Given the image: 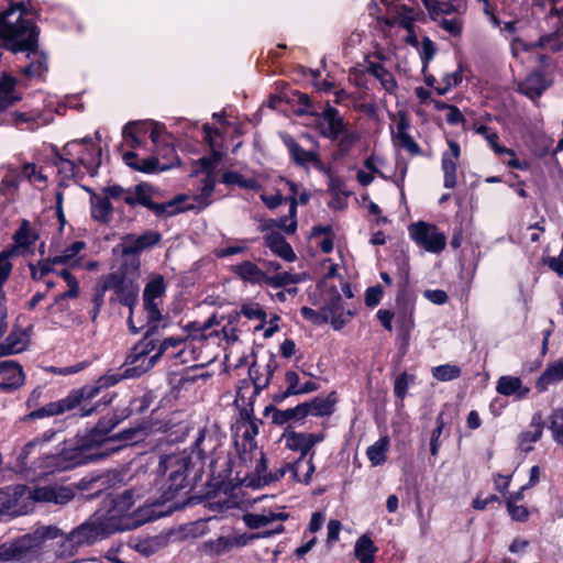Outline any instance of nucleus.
<instances>
[{
    "label": "nucleus",
    "mask_w": 563,
    "mask_h": 563,
    "mask_svg": "<svg viewBox=\"0 0 563 563\" xmlns=\"http://www.w3.org/2000/svg\"><path fill=\"white\" fill-rule=\"evenodd\" d=\"M134 496L133 490H126L120 496L109 497L103 500L101 508L96 511V515H100V520L110 534L135 529L177 508L175 504L168 507L167 511H163L156 509V504H145L132 509L135 504Z\"/></svg>",
    "instance_id": "obj_1"
},
{
    "label": "nucleus",
    "mask_w": 563,
    "mask_h": 563,
    "mask_svg": "<svg viewBox=\"0 0 563 563\" xmlns=\"http://www.w3.org/2000/svg\"><path fill=\"white\" fill-rule=\"evenodd\" d=\"M100 422L91 432L79 439L74 445L64 448L59 454L47 456L53 461L47 462L48 466L58 470H67L77 465L86 464L91 461L100 460L117 449L110 446L117 435H108L111 428H103Z\"/></svg>",
    "instance_id": "obj_2"
},
{
    "label": "nucleus",
    "mask_w": 563,
    "mask_h": 563,
    "mask_svg": "<svg viewBox=\"0 0 563 563\" xmlns=\"http://www.w3.org/2000/svg\"><path fill=\"white\" fill-rule=\"evenodd\" d=\"M220 320L217 314H212L206 321H192L184 325V336H172L165 339L155 351L159 357L169 347H177L184 345L177 353L180 362L184 364L196 363L195 365H202L208 362V358L202 355L201 344L203 341L218 335L219 331L214 327L220 325Z\"/></svg>",
    "instance_id": "obj_3"
},
{
    "label": "nucleus",
    "mask_w": 563,
    "mask_h": 563,
    "mask_svg": "<svg viewBox=\"0 0 563 563\" xmlns=\"http://www.w3.org/2000/svg\"><path fill=\"white\" fill-rule=\"evenodd\" d=\"M36 40V26L27 18L25 5L20 2L0 13V42L13 53L30 49Z\"/></svg>",
    "instance_id": "obj_4"
},
{
    "label": "nucleus",
    "mask_w": 563,
    "mask_h": 563,
    "mask_svg": "<svg viewBox=\"0 0 563 563\" xmlns=\"http://www.w3.org/2000/svg\"><path fill=\"white\" fill-rule=\"evenodd\" d=\"M190 465L191 457L186 452L170 454L161 460L158 473L164 477V485L159 500L154 503L156 506L172 501L187 486Z\"/></svg>",
    "instance_id": "obj_5"
},
{
    "label": "nucleus",
    "mask_w": 563,
    "mask_h": 563,
    "mask_svg": "<svg viewBox=\"0 0 563 563\" xmlns=\"http://www.w3.org/2000/svg\"><path fill=\"white\" fill-rule=\"evenodd\" d=\"M58 530L53 526H42L33 532L24 534L11 542L0 545V562L26 561L32 559L48 539L58 536Z\"/></svg>",
    "instance_id": "obj_6"
},
{
    "label": "nucleus",
    "mask_w": 563,
    "mask_h": 563,
    "mask_svg": "<svg viewBox=\"0 0 563 563\" xmlns=\"http://www.w3.org/2000/svg\"><path fill=\"white\" fill-rule=\"evenodd\" d=\"M99 394V387H82L80 389L71 390L65 398L52 401L37 410L32 411L29 417L31 419H42L45 417H53L63 415L74 408L81 406V416H90L97 408H86L85 402L91 400Z\"/></svg>",
    "instance_id": "obj_7"
},
{
    "label": "nucleus",
    "mask_w": 563,
    "mask_h": 563,
    "mask_svg": "<svg viewBox=\"0 0 563 563\" xmlns=\"http://www.w3.org/2000/svg\"><path fill=\"white\" fill-rule=\"evenodd\" d=\"M219 161L220 155L216 152L211 156L202 157L198 161L200 169L196 170V174H203L200 192L197 195H188L189 199L187 201L184 203H177L175 206L177 213L189 210H201L210 205L209 198L212 195L216 186V176L213 170L217 167Z\"/></svg>",
    "instance_id": "obj_8"
},
{
    "label": "nucleus",
    "mask_w": 563,
    "mask_h": 563,
    "mask_svg": "<svg viewBox=\"0 0 563 563\" xmlns=\"http://www.w3.org/2000/svg\"><path fill=\"white\" fill-rule=\"evenodd\" d=\"M189 199V196L186 194L178 195L164 203H155L152 201L151 187L146 184H141L135 186L133 189H130L129 194L125 195L124 201L134 206L140 203L148 209L153 210L158 216H174L177 214V209L175 206L177 203H184Z\"/></svg>",
    "instance_id": "obj_9"
},
{
    "label": "nucleus",
    "mask_w": 563,
    "mask_h": 563,
    "mask_svg": "<svg viewBox=\"0 0 563 563\" xmlns=\"http://www.w3.org/2000/svg\"><path fill=\"white\" fill-rule=\"evenodd\" d=\"M159 358L155 351V342L153 340L144 339L134 345L131 353L126 358L129 366L125 372V377L140 376L150 371Z\"/></svg>",
    "instance_id": "obj_10"
},
{
    "label": "nucleus",
    "mask_w": 563,
    "mask_h": 563,
    "mask_svg": "<svg viewBox=\"0 0 563 563\" xmlns=\"http://www.w3.org/2000/svg\"><path fill=\"white\" fill-rule=\"evenodd\" d=\"M30 510L27 487L15 485L0 489V522Z\"/></svg>",
    "instance_id": "obj_11"
},
{
    "label": "nucleus",
    "mask_w": 563,
    "mask_h": 563,
    "mask_svg": "<svg viewBox=\"0 0 563 563\" xmlns=\"http://www.w3.org/2000/svg\"><path fill=\"white\" fill-rule=\"evenodd\" d=\"M410 238L427 252L439 253L446 245V236L435 225L417 222L409 227Z\"/></svg>",
    "instance_id": "obj_12"
},
{
    "label": "nucleus",
    "mask_w": 563,
    "mask_h": 563,
    "mask_svg": "<svg viewBox=\"0 0 563 563\" xmlns=\"http://www.w3.org/2000/svg\"><path fill=\"white\" fill-rule=\"evenodd\" d=\"M113 289L119 300L124 306L132 307L139 297V284L128 277L110 274L103 277V290Z\"/></svg>",
    "instance_id": "obj_13"
},
{
    "label": "nucleus",
    "mask_w": 563,
    "mask_h": 563,
    "mask_svg": "<svg viewBox=\"0 0 563 563\" xmlns=\"http://www.w3.org/2000/svg\"><path fill=\"white\" fill-rule=\"evenodd\" d=\"M74 542L79 547L91 545L110 536L108 529L96 512L84 523L70 531Z\"/></svg>",
    "instance_id": "obj_14"
},
{
    "label": "nucleus",
    "mask_w": 563,
    "mask_h": 563,
    "mask_svg": "<svg viewBox=\"0 0 563 563\" xmlns=\"http://www.w3.org/2000/svg\"><path fill=\"white\" fill-rule=\"evenodd\" d=\"M27 497L30 507L33 503H53L56 505H65L74 498V492L65 486H40L33 489L27 488Z\"/></svg>",
    "instance_id": "obj_15"
},
{
    "label": "nucleus",
    "mask_w": 563,
    "mask_h": 563,
    "mask_svg": "<svg viewBox=\"0 0 563 563\" xmlns=\"http://www.w3.org/2000/svg\"><path fill=\"white\" fill-rule=\"evenodd\" d=\"M323 440L324 434L322 432L303 433L288 431L285 432L282 437V441L288 450L299 452L300 456L303 457H307L308 454L310 455V451L313 449V446Z\"/></svg>",
    "instance_id": "obj_16"
},
{
    "label": "nucleus",
    "mask_w": 563,
    "mask_h": 563,
    "mask_svg": "<svg viewBox=\"0 0 563 563\" xmlns=\"http://www.w3.org/2000/svg\"><path fill=\"white\" fill-rule=\"evenodd\" d=\"M58 275L64 279L67 286V290L57 295L54 302L47 308V312L52 313L55 310L63 312L68 310L67 301L76 299L80 295V287L77 278L67 269H62Z\"/></svg>",
    "instance_id": "obj_17"
},
{
    "label": "nucleus",
    "mask_w": 563,
    "mask_h": 563,
    "mask_svg": "<svg viewBox=\"0 0 563 563\" xmlns=\"http://www.w3.org/2000/svg\"><path fill=\"white\" fill-rule=\"evenodd\" d=\"M161 234L155 231H147L141 235L129 234L122 239L120 244L124 256L139 255L142 251L157 244Z\"/></svg>",
    "instance_id": "obj_18"
},
{
    "label": "nucleus",
    "mask_w": 563,
    "mask_h": 563,
    "mask_svg": "<svg viewBox=\"0 0 563 563\" xmlns=\"http://www.w3.org/2000/svg\"><path fill=\"white\" fill-rule=\"evenodd\" d=\"M346 123L336 109L328 106L321 115L319 128L323 136L338 140L345 131Z\"/></svg>",
    "instance_id": "obj_19"
},
{
    "label": "nucleus",
    "mask_w": 563,
    "mask_h": 563,
    "mask_svg": "<svg viewBox=\"0 0 563 563\" xmlns=\"http://www.w3.org/2000/svg\"><path fill=\"white\" fill-rule=\"evenodd\" d=\"M352 318V312L341 307V297L335 292L334 298L322 308V321L330 322L334 330L342 329Z\"/></svg>",
    "instance_id": "obj_20"
},
{
    "label": "nucleus",
    "mask_w": 563,
    "mask_h": 563,
    "mask_svg": "<svg viewBox=\"0 0 563 563\" xmlns=\"http://www.w3.org/2000/svg\"><path fill=\"white\" fill-rule=\"evenodd\" d=\"M0 388L3 390H14L24 384L22 367L14 361H0Z\"/></svg>",
    "instance_id": "obj_21"
},
{
    "label": "nucleus",
    "mask_w": 563,
    "mask_h": 563,
    "mask_svg": "<svg viewBox=\"0 0 563 563\" xmlns=\"http://www.w3.org/2000/svg\"><path fill=\"white\" fill-rule=\"evenodd\" d=\"M552 85V79L543 73L536 70L530 73L519 84V91L530 99H537Z\"/></svg>",
    "instance_id": "obj_22"
},
{
    "label": "nucleus",
    "mask_w": 563,
    "mask_h": 563,
    "mask_svg": "<svg viewBox=\"0 0 563 563\" xmlns=\"http://www.w3.org/2000/svg\"><path fill=\"white\" fill-rule=\"evenodd\" d=\"M460 157V146L456 142H449V151L442 155V170L444 174V187L453 188L456 185V162Z\"/></svg>",
    "instance_id": "obj_23"
},
{
    "label": "nucleus",
    "mask_w": 563,
    "mask_h": 563,
    "mask_svg": "<svg viewBox=\"0 0 563 563\" xmlns=\"http://www.w3.org/2000/svg\"><path fill=\"white\" fill-rule=\"evenodd\" d=\"M313 456L314 452H311L309 457L299 456L294 463H288L290 476L294 481L305 485H309L312 482V476L316 472Z\"/></svg>",
    "instance_id": "obj_24"
},
{
    "label": "nucleus",
    "mask_w": 563,
    "mask_h": 563,
    "mask_svg": "<svg viewBox=\"0 0 563 563\" xmlns=\"http://www.w3.org/2000/svg\"><path fill=\"white\" fill-rule=\"evenodd\" d=\"M163 299L143 300V307L146 313L148 333H153L159 328H166L168 324L167 316L162 312Z\"/></svg>",
    "instance_id": "obj_25"
},
{
    "label": "nucleus",
    "mask_w": 563,
    "mask_h": 563,
    "mask_svg": "<svg viewBox=\"0 0 563 563\" xmlns=\"http://www.w3.org/2000/svg\"><path fill=\"white\" fill-rule=\"evenodd\" d=\"M496 390L503 396H516L519 399L525 398L530 389L522 385L519 377L516 376H500L497 380Z\"/></svg>",
    "instance_id": "obj_26"
},
{
    "label": "nucleus",
    "mask_w": 563,
    "mask_h": 563,
    "mask_svg": "<svg viewBox=\"0 0 563 563\" xmlns=\"http://www.w3.org/2000/svg\"><path fill=\"white\" fill-rule=\"evenodd\" d=\"M563 380V357L547 365L536 383V388L543 393L552 384Z\"/></svg>",
    "instance_id": "obj_27"
},
{
    "label": "nucleus",
    "mask_w": 563,
    "mask_h": 563,
    "mask_svg": "<svg viewBox=\"0 0 563 563\" xmlns=\"http://www.w3.org/2000/svg\"><path fill=\"white\" fill-rule=\"evenodd\" d=\"M55 435L52 431H46L42 435L29 441L21 449L20 453L18 454V463L20 467H24L27 464V460L30 456L42 452L45 444H47L53 437Z\"/></svg>",
    "instance_id": "obj_28"
},
{
    "label": "nucleus",
    "mask_w": 563,
    "mask_h": 563,
    "mask_svg": "<svg viewBox=\"0 0 563 563\" xmlns=\"http://www.w3.org/2000/svg\"><path fill=\"white\" fill-rule=\"evenodd\" d=\"M56 529L59 531L56 539L57 538H60V539L56 542V549H55L56 561L54 563H68L67 560L73 558L77 553V551L80 547L76 542H74V540H73L74 538L70 532L68 534L64 536L58 528H56ZM49 540L51 539H48L47 541H49ZM53 540H55V538Z\"/></svg>",
    "instance_id": "obj_29"
},
{
    "label": "nucleus",
    "mask_w": 563,
    "mask_h": 563,
    "mask_svg": "<svg viewBox=\"0 0 563 563\" xmlns=\"http://www.w3.org/2000/svg\"><path fill=\"white\" fill-rule=\"evenodd\" d=\"M90 211L92 219L101 223H109L113 216V207L109 199L96 194L90 198Z\"/></svg>",
    "instance_id": "obj_30"
},
{
    "label": "nucleus",
    "mask_w": 563,
    "mask_h": 563,
    "mask_svg": "<svg viewBox=\"0 0 563 563\" xmlns=\"http://www.w3.org/2000/svg\"><path fill=\"white\" fill-rule=\"evenodd\" d=\"M29 344V335L22 329H14L4 344H0V357L24 351Z\"/></svg>",
    "instance_id": "obj_31"
},
{
    "label": "nucleus",
    "mask_w": 563,
    "mask_h": 563,
    "mask_svg": "<svg viewBox=\"0 0 563 563\" xmlns=\"http://www.w3.org/2000/svg\"><path fill=\"white\" fill-rule=\"evenodd\" d=\"M265 244L274 254L285 261L292 262L296 258L290 244L287 243L286 240L276 232H271L265 236Z\"/></svg>",
    "instance_id": "obj_32"
},
{
    "label": "nucleus",
    "mask_w": 563,
    "mask_h": 563,
    "mask_svg": "<svg viewBox=\"0 0 563 563\" xmlns=\"http://www.w3.org/2000/svg\"><path fill=\"white\" fill-rule=\"evenodd\" d=\"M14 86L15 78L3 74L0 80V110H4L21 100V96L14 90Z\"/></svg>",
    "instance_id": "obj_33"
},
{
    "label": "nucleus",
    "mask_w": 563,
    "mask_h": 563,
    "mask_svg": "<svg viewBox=\"0 0 563 563\" xmlns=\"http://www.w3.org/2000/svg\"><path fill=\"white\" fill-rule=\"evenodd\" d=\"M284 143L287 146L291 157L297 164L300 165H307V164H313L318 165L319 159L317 157V154L311 151L303 150L292 137L285 136Z\"/></svg>",
    "instance_id": "obj_34"
},
{
    "label": "nucleus",
    "mask_w": 563,
    "mask_h": 563,
    "mask_svg": "<svg viewBox=\"0 0 563 563\" xmlns=\"http://www.w3.org/2000/svg\"><path fill=\"white\" fill-rule=\"evenodd\" d=\"M38 32L36 31V36ZM27 57H31V63L24 68V74L29 77L40 76L47 70V58L46 56L37 51V38L32 48L25 49Z\"/></svg>",
    "instance_id": "obj_35"
},
{
    "label": "nucleus",
    "mask_w": 563,
    "mask_h": 563,
    "mask_svg": "<svg viewBox=\"0 0 563 563\" xmlns=\"http://www.w3.org/2000/svg\"><path fill=\"white\" fill-rule=\"evenodd\" d=\"M377 547L367 534L361 536L354 547V554L360 563H374Z\"/></svg>",
    "instance_id": "obj_36"
},
{
    "label": "nucleus",
    "mask_w": 563,
    "mask_h": 563,
    "mask_svg": "<svg viewBox=\"0 0 563 563\" xmlns=\"http://www.w3.org/2000/svg\"><path fill=\"white\" fill-rule=\"evenodd\" d=\"M334 401L328 398H316L310 402H305L300 405L301 417H306L308 415L312 416H329L333 411Z\"/></svg>",
    "instance_id": "obj_37"
},
{
    "label": "nucleus",
    "mask_w": 563,
    "mask_h": 563,
    "mask_svg": "<svg viewBox=\"0 0 563 563\" xmlns=\"http://www.w3.org/2000/svg\"><path fill=\"white\" fill-rule=\"evenodd\" d=\"M274 371L275 366L272 361L267 362L265 365L254 363L250 368V375L253 379L255 388H265L268 385L271 378L273 377Z\"/></svg>",
    "instance_id": "obj_38"
},
{
    "label": "nucleus",
    "mask_w": 563,
    "mask_h": 563,
    "mask_svg": "<svg viewBox=\"0 0 563 563\" xmlns=\"http://www.w3.org/2000/svg\"><path fill=\"white\" fill-rule=\"evenodd\" d=\"M85 242L75 241L69 246L65 247L60 254H52L53 262H55L57 265L73 267L77 265L76 257L85 249Z\"/></svg>",
    "instance_id": "obj_39"
},
{
    "label": "nucleus",
    "mask_w": 563,
    "mask_h": 563,
    "mask_svg": "<svg viewBox=\"0 0 563 563\" xmlns=\"http://www.w3.org/2000/svg\"><path fill=\"white\" fill-rule=\"evenodd\" d=\"M148 125L150 121L129 122L122 131L124 141L133 147L140 145L139 135L150 132Z\"/></svg>",
    "instance_id": "obj_40"
},
{
    "label": "nucleus",
    "mask_w": 563,
    "mask_h": 563,
    "mask_svg": "<svg viewBox=\"0 0 563 563\" xmlns=\"http://www.w3.org/2000/svg\"><path fill=\"white\" fill-rule=\"evenodd\" d=\"M389 449V440L387 437L378 439L368 446L366 455L373 466H379L386 462V454Z\"/></svg>",
    "instance_id": "obj_41"
},
{
    "label": "nucleus",
    "mask_w": 563,
    "mask_h": 563,
    "mask_svg": "<svg viewBox=\"0 0 563 563\" xmlns=\"http://www.w3.org/2000/svg\"><path fill=\"white\" fill-rule=\"evenodd\" d=\"M367 71L380 81L383 88L386 91L393 92L396 89L397 84H396V80H395L393 74L389 73L380 64L369 62L368 66H367Z\"/></svg>",
    "instance_id": "obj_42"
},
{
    "label": "nucleus",
    "mask_w": 563,
    "mask_h": 563,
    "mask_svg": "<svg viewBox=\"0 0 563 563\" xmlns=\"http://www.w3.org/2000/svg\"><path fill=\"white\" fill-rule=\"evenodd\" d=\"M286 516L280 512L247 514L244 516L245 525L251 529H258L276 520H284Z\"/></svg>",
    "instance_id": "obj_43"
},
{
    "label": "nucleus",
    "mask_w": 563,
    "mask_h": 563,
    "mask_svg": "<svg viewBox=\"0 0 563 563\" xmlns=\"http://www.w3.org/2000/svg\"><path fill=\"white\" fill-rule=\"evenodd\" d=\"M234 272L244 280L250 283H263L265 273L257 267L256 264L245 261L234 266Z\"/></svg>",
    "instance_id": "obj_44"
},
{
    "label": "nucleus",
    "mask_w": 563,
    "mask_h": 563,
    "mask_svg": "<svg viewBox=\"0 0 563 563\" xmlns=\"http://www.w3.org/2000/svg\"><path fill=\"white\" fill-rule=\"evenodd\" d=\"M475 131L477 134L485 137V140L488 142L489 146L495 152V154H497V155L505 154L508 156H514V151L511 148L501 146L498 143V134H497V132L493 131L490 128H488L486 125H478L475 128Z\"/></svg>",
    "instance_id": "obj_45"
},
{
    "label": "nucleus",
    "mask_w": 563,
    "mask_h": 563,
    "mask_svg": "<svg viewBox=\"0 0 563 563\" xmlns=\"http://www.w3.org/2000/svg\"><path fill=\"white\" fill-rule=\"evenodd\" d=\"M222 181L225 185H236L244 189H253L258 190L260 185L256 178L254 177H245L236 172H227L222 176Z\"/></svg>",
    "instance_id": "obj_46"
},
{
    "label": "nucleus",
    "mask_w": 563,
    "mask_h": 563,
    "mask_svg": "<svg viewBox=\"0 0 563 563\" xmlns=\"http://www.w3.org/2000/svg\"><path fill=\"white\" fill-rule=\"evenodd\" d=\"M290 202L288 216L277 220V229L283 230L287 234H292L297 230V200L294 196L286 199Z\"/></svg>",
    "instance_id": "obj_47"
},
{
    "label": "nucleus",
    "mask_w": 563,
    "mask_h": 563,
    "mask_svg": "<svg viewBox=\"0 0 563 563\" xmlns=\"http://www.w3.org/2000/svg\"><path fill=\"white\" fill-rule=\"evenodd\" d=\"M165 291L166 286L163 276L156 275L145 285L143 300L163 299Z\"/></svg>",
    "instance_id": "obj_48"
},
{
    "label": "nucleus",
    "mask_w": 563,
    "mask_h": 563,
    "mask_svg": "<svg viewBox=\"0 0 563 563\" xmlns=\"http://www.w3.org/2000/svg\"><path fill=\"white\" fill-rule=\"evenodd\" d=\"M11 252H1L0 253V309H2V306L5 301V292L3 290V285L9 278L11 271H12V264L10 262Z\"/></svg>",
    "instance_id": "obj_49"
},
{
    "label": "nucleus",
    "mask_w": 563,
    "mask_h": 563,
    "mask_svg": "<svg viewBox=\"0 0 563 563\" xmlns=\"http://www.w3.org/2000/svg\"><path fill=\"white\" fill-rule=\"evenodd\" d=\"M300 278L298 275H292L288 272L276 273L275 275L265 274V278H263V283L275 288L297 284Z\"/></svg>",
    "instance_id": "obj_50"
},
{
    "label": "nucleus",
    "mask_w": 563,
    "mask_h": 563,
    "mask_svg": "<svg viewBox=\"0 0 563 563\" xmlns=\"http://www.w3.org/2000/svg\"><path fill=\"white\" fill-rule=\"evenodd\" d=\"M432 376L440 382H450L461 376V368L453 364H443L432 368Z\"/></svg>",
    "instance_id": "obj_51"
},
{
    "label": "nucleus",
    "mask_w": 563,
    "mask_h": 563,
    "mask_svg": "<svg viewBox=\"0 0 563 563\" xmlns=\"http://www.w3.org/2000/svg\"><path fill=\"white\" fill-rule=\"evenodd\" d=\"M57 264L53 262V255H49L48 258L38 261L36 264L30 265L31 276L33 279L41 280L47 274L54 272V266Z\"/></svg>",
    "instance_id": "obj_52"
},
{
    "label": "nucleus",
    "mask_w": 563,
    "mask_h": 563,
    "mask_svg": "<svg viewBox=\"0 0 563 563\" xmlns=\"http://www.w3.org/2000/svg\"><path fill=\"white\" fill-rule=\"evenodd\" d=\"M241 313L250 320H258L261 322L255 328L256 330L263 328L266 319V312L258 303L251 302L243 305L241 308Z\"/></svg>",
    "instance_id": "obj_53"
},
{
    "label": "nucleus",
    "mask_w": 563,
    "mask_h": 563,
    "mask_svg": "<svg viewBox=\"0 0 563 563\" xmlns=\"http://www.w3.org/2000/svg\"><path fill=\"white\" fill-rule=\"evenodd\" d=\"M550 430L553 439L559 443H563V409H556L551 413Z\"/></svg>",
    "instance_id": "obj_54"
},
{
    "label": "nucleus",
    "mask_w": 563,
    "mask_h": 563,
    "mask_svg": "<svg viewBox=\"0 0 563 563\" xmlns=\"http://www.w3.org/2000/svg\"><path fill=\"white\" fill-rule=\"evenodd\" d=\"M413 21H415V11L412 9H409L405 5H402L397 11V15L394 18V21L391 22V24H399L407 31H410V29H412Z\"/></svg>",
    "instance_id": "obj_55"
},
{
    "label": "nucleus",
    "mask_w": 563,
    "mask_h": 563,
    "mask_svg": "<svg viewBox=\"0 0 563 563\" xmlns=\"http://www.w3.org/2000/svg\"><path fill=\"white\" fill-rule=\"evenodd\" d=\"M541 434L542 429L539 426L533 431L522 432L519 437V446L525 452L531 451L532 444L541 438Z\"/></svg>",
    "instance_id": "obj_56"
},
{
    "label": "nucleus",
    "mask_w": 563,
    "mask_h": 563,
    "mask_svg": "<svg viewBox=\"0 0 563 563\" xmlns=\"http://www.w3.org/2000/svg\"><path fill=\"white\" fill-rule=\"evenodd\" d=\"M301 409L300 405L295 408H289L287 410H276L273 415V420L276 423L283 424L292 419H301Z\"/></svg>",
    "instance_id": "obj_57"
},
{
    "label": "nucleus",
    "mask_w": 563,
    "mask_h": 563,
    "mask_svg": "<svg viewBox=\"0 0 563 563\" xmlns=\"http://www.w3.org/2000/svg\"><path fill=\"white\" fill-rule=\"evenodd\" d=\"M413 380H415L413 375H409L407 373L400 374L395 379V385H394L395 395L398 398L402 399L407 394V389H408L409 385H411L413 383Z\"/></svg>",
    "instance_id": "obj_58"
},
{
    "label": "nucleus",
    "mask_w": 563,
    "mask_h": 563,
    "mask_svg": "<svg viewBox=\"0 0 563 563\" xmlns=\"http://www.w3.org/2000/svg\"><path fill=\"white\" fill-rule=\"evenodd\" d=\"M521 498V492L517 493L516 497H510L507 501V507L510 516L515 520H525L528 517V510L521 505H516V501Z\"/></svg>",
    "instance_id": "obj_59"
},
{
    "label": "nucleus",
    "mask_w": 563,
    "mask_h": 563,
    "mask_svg": "<svg viewBox=\"0 0 563 563\" xmlns=\"http://www.w3.org/2000/svg\"><path fill=\"white\" fill-rule=\"evenodd\" d=\"M394 141L396 142V144L399 147H401L405 151H407L410 155L416 156V155H420L421 154L420 146L410 136V134H405V135L398 136V137L394 139Z\"/></svg>",
    "instance_id": "obj_60"
},
{
    "label": "nucleus",
    "mask_w": 563,
    "mask_h": 563,
    "mask_svg": "<svg viewBox=\"0 0 563 563\" xmlns=\"http://www.w3.org/2000/svg\"><path fill=\"white\" fill-rule=\"evenodd\" d=\"M140 264L141 263H140V258L137 257V255L126 256V260L124 261V263L122 265V268H123L122 276H128L135 280L140 275V273H139Z\"/></svg>",
    "instance_id": "obj_61"
},
{
    "label": "nucleus",
    "mask_w": 563,
    "mask_h": 563,
    "mask_svg": "<svg viewBox=\"0 0 563 563\" xmlns=\"http://www.w3.org/2000/svg\"><path fill=\"white\" fill-rule=\"evenodd\" d=\"M169 166H161L157 157L151 156L147 158L140 159L139 166L136 167L137 172L152 174L158 170H165Z\"/></svg>",
    "instance_id": "obj_62"
},
{
    "label": "nucleus",
    "mask_w": 563,
    "mask_h": 563,
    "mask_svg": "<svg viewBox=\"0 0 563 563\" xmlns=\"http://www.w3.org/2000/svg\"><path fill=\"white\" fill-rule=\"evenodd\" d=\"M394 121L396 123V131L393 132L394 139L409 134L410 121L404 111L397 112L394 117Z\"/></svg>",
    "instance_id": "obj_63"
},
{
    "label": "nucleus",
    "mask_w": 563,
    "mask_h": 563,
    "mask_svg": "<svg viewBox=\"0 0 563 563\" xmlns=\"http://www.w3.org/2000/svg\"><path fill=\"white\" fill-rule=\"evenodd\" d=\"M462 81V73L460 70L453 71L451 74H446L443 77L444 85L441 87H437V92L439 95H445L452 87L457 86Z\"/></svg>",
    "instance_id": "obj_64"
}]
</instances>
